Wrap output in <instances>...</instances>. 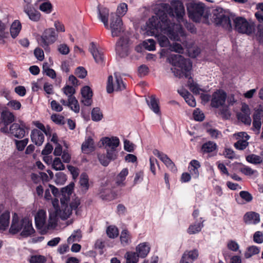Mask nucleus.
I'll return each instance as SVG.
<instances>
[{
  "instance_id": "nucleus-1",
  "label": "nucleus",
  "mask_w": 263,
  "mask_h": 263,
  "mask_svg": "<svg viewBox=\"0 0 263 263\" xmlns=\"http://www.w3.org/2000/svg\"><path fill=\"white\" fill-rule=\"evenodd\" d=\"M175 25V22L171 21L163 11H159L157 15L151 17L147 23V26L154 35L162 32L167 34L171 40L178 41L180 37L178 33L174 31Z\"/></svg>"
},
{
  "instance_id": "nucleus-2",
  "label": "nucleus",
  "mask_w": 263,
  "mask_h": 263,
  "mask_svg": "<svg viewBox=\"0 0 263 263\" xmlns=\"http://www.w3.org/2000/svg\"><path fill=\"white\" fill-rule=\"evenodd\" d=\"M170 62L174 66L180 70L172 68L174 75L179 78L184 76L186 78L191 79V70L192 68V63L189 59H185L180 54H171L168 58Z\"/></svg>"
},
{
  "instance_id": "nucleus-3",
  "label": "nucleus",
  "mask_w": 263,
  "mask_h": 263,
  "mask_svg": "<svg viewBox=\"0 0 263 263\" xmlns=\"http://www.w3.org/2000/svg\"><path fill=\"white\" fill-rule=\"evenodd\" d=\"M212 18L214 23L221 26L225 29L230 30L232 26L230 17L224 14L223 9L220 7H216L212 12Z\"/></svg>"
},
{
  "instance_id": "nucleus-4",
  "label": "nucleus",
  "mask_w": 263,
  "mask_h": 263,
  "mask_svg": "<svg viewBox=\"0 0 263 263\" xmlns=\"http://www.w3.org/2000/svg\"><path fill=\"white\" fill-rule=\"evenodd\" d=\"M234 28L239 33L251 35L255 29V25L252 21H248L243 17H237L234 21Z\"/></svg>"
},
{
  "instance_id": "nucleus-5",
  "label": "nucleus",
  "mask_w": 263,
  "mask_h": 263,
  "mask_svg": "<svg viewBox=\"0 0 263 263\" xmlns=\"http://www.w3.org/2000/svg\"><path fill=\"white\" fill-rule=\"evenodd\" d=\"M186 8L190 18L194 22H199L203 14L204 5L190 1L186 4Z\"/></svg>"
},
{
  "instance_id": "nucleus-6",
  "label": "nucleus",
  "mask_w": 263,
  "mask_h": 263,
  "mask_svg": "<svg viewBox=\"0 0 263 263\" xmlns=\"http://www.w3.org/2000/svg\"><path fill=\"white\" fill-rule=\"evenodd\" d=\"M80 204V200L77 198L71 202L69 205H61V209L59 211L56 209H55L54 211L62 219L65 220L69 217L72 213V210H75L76 214L77 215L78 214L77 209Z\"/></svg>"
},
{
  "instance_id": "nucleus-7",
  "label": "nucleus",
  "mask_w": 263,
  "mask_h": 263,
  "mask_svg": "<svg viewBox=\"0 0 263 263\" xmlns=\"http://www.w3.org/2000/svg\"><path fill=\"white\" fill-rule=\"evenodd\" d=\"M116 78V81L114 82L113 77L112 76H109L108 77L106 91L107 93H111L114 90L121 91L125 88V85L123 83L121 78L118 76L117 72L114 73Z\"/></svg>"
},
{
  "instance_id": "nucleus-8",
  "label": "nucleus",
  "mask_w": 263,
  "mask_h": 263,
  "mask_svg": "<svg viewBox=\"0 0 263 263\" xmlns=\"http://www.w3.org/2000/svg\"><path fill=\"white\" fill-rule=\"evenodd\" d=\"M57 40V35L53 28L45 30L40 40V45L46 51H49V45L53 43Z\"/></svg>"
},
{
  "instance_id": "nucleus-9",
  "label": "nucleus",
  "mask_w": 263,
  "mask_h": 263,
  "mask_svg": "<svg viewBox=\"0 0 263 263\" xmlns=\"http://www.w3.org/2000/svg\"><path fill=\"white\" fill-rule=\"evenodd\" d=\"M110 29L113 37L119 36L124 31L122 21L117 14L111 13Z\"/></svg>"
},
{
  "instance_id": "nucleus-10",
  "label": "nucleus",
  "mask_w": 263,
  "mask_h": 263,
  "mask_svg": "<svg viewBox=\"0 0 263 263\" xmlns=\"http://www.w3.org/2000/svg\"><path fill=\"white\" fill-rule=\"evenodd\" d=\"M25 124L22 121L14 123L9 127V135L17 139H22L25 136Z\"/></svg>"
},
{
  "instance_id": "nucleus-11",
  "label": "nucleus",
  "mask_w": 263,
  "mask_h": 263,
  "mask_svg": "<svg viewBox=\"0 0 263 263\" xmlns=\"http://www.w3.org/2000/svg\"><path fill=\"white\" fill-rule=\"evenodd\" d=\"M227 98V93L222 90H218L215 91L212 95L211 100V106L213 107L218 108L224 104Z\"/></svg>"
},
{
  "instance_id": "nucleus-12",
  "label": "nucleus",
  "mask_w": 263,
  "mask_h": 263,
  "mask_svg": "<svg viewBox=\"0 0 263 263\" xmlns=\"http://www.w3.org/2000/svg\"><path fill=\"white\" fill-rule=\"evenodd\" d=\"M238 119L247 125H250L251 119L249 106L244 103L242 105L241 111L237 114Z\"/></svg>"
},
{
  "instance_id": "nucleus-13",
  "label": "nucleus",
  "mask_w": 263,
  "mask_h": 263,
  "mask_svg": "<svg viewBox=\"0 0 263 263\" xmlns=\"http://www.w3.org/2000/svg\"><path fill=\"white\" fill-rule=\"evenodd\" d=\"M36 227L40 230H45L46 228V213L43 210H40L35 216Z\"/></svg>"
},
{
  "instance_id": "nucleus-14",
  "label": "nucleus",
  "mask_w": 263,
  "mask_h": 263,
  "mask_svg": "<svg viewBox=\"0 0 263 263\" xmlns=\"http://www.w3.org/2000/svg\"><path fill=\"white\" fill-rule=\"evenodd\" d=\"M198 256L199 252L197 249L185 251L182 254L179 263H193Z\"/></svg>"
},
{
  "instance_id": "nucleus-15",
  "label": "nucleus",
  "mask_w": 263,
  "mask_h": 263,
  "mask_svg": "<svg viewBox=\"0 0 263 263\" xmlns=\"http://www.w3.org/2000/svg\"><path fill=\"white\" fill-rule=\"evenodd\" d=\"M153 154L158 157L172 171L175 172L177 170L174 163L166 154L160 152L158 149H154Z\"/></svg>"
},
{
  "instance_id": "nucleus-16",
  "label": "nucleus",
  "mask_w": 263,
  "mask_h": 263,
  "mask_svg": "<svg viewBox=\"0 0 263 263\" xmlns=\"http://www.w3.org/2000/svg\"><path fill=\"white\" fill-rule=\"evenodd\" d=\"M89 50L91 53L95 62L99 64H102L104 61V55L102 51L100 50L93 42L90 44Z\"/></svg>"
},
{
  "instance_id": "nucleus-17",
  "label": "nucleus",
  "mask_w": 263,
  "mask_h": 263,
  "mask_svg": "<svg viewBox=\"0 0 263 263\" xmlns=\"http://www.w3.org/2000/svg\"><path fill=\"white\" fill-rule=\"evenodd\" d=\"M82 99L81 102L85 106H89L91 104L92 100V92L90 88L85 86L81 89Z\"/></svg>"
},
{
  "instance_id": "nucleus-18",
  "label": "nucleus",
  "mask_w": 263,
  "mask_h": 263,
  "mask_svg": "<svg viewBox=\"0 0 263 263\" xmlns=\"http://www.w3.org/2000/svg\"><path fill=\"white\" fill-rule=\"evenodd\" d=\"M101 141L105 149H117L120 144L119 139L116 137H104Z\"/></svg>"
},
{
  "instance_id": "nucleus-19",
  "label": "nucleus",
  "mask_w": 263,
  "mask_h": 263,
  "mask_svg": "<svg viewBox=\"0 0 263 263\" xmlns=\"http://www.w3.org/2000/svg\"><path fill=\"white\" fill-rule=\"evenodd\" d=\"M22 227V229L21 235L23 237L30 236L34 232L32 222L28 218H23V225Z\"/></svg>"
},
{
  "instance_id": "nucleus-20",
  "label": "nucleus",
  "mask_w": 263,
  "mask_h": 263,
  "mask_svg": "<svg viewBox=\"0 0 263 263\" xmlns=\"http://www.w3.org/2000/svg\"><path fill=\"white\" fill-rule=\"evenodd\" d=\"M243 221L246 224H256L260 222L259 214L255 212H248L243 216Z\"/></svg>"
},
{
  "instance_id": "nucleus-21",
  "label": "nucleus",
  "mask_w": 263,
  "mask_h": 263,
  "mask_svg": "<svg viewBox=\"0 0 263 263\" xmlns=\"http://www.w3.org/2000/svg\"><path fill=\"white\" fill-rule=\"evenodd\" d=\"M127 40L124 38H121L116 44V50L118 54L121 57L127 55Z\"/></svg>"
},
{
  "instance_id": "nucleus-22",
  "label": "nucleus",
  "mask_w": 263,
  "mask_h": 263,
  "mask_svg": "<svg viewBox=\"0 0 263 263\" xmlns=\"http://www.w3.org/2000/svg\"><path fill=\"white\" fill-rule=\"evenodd\" d=\"M98 17L101 21L104 24L105 27L109 29L108 16L109 10L105 8L98 6Z\"/></svg>"
},
{
  "instance_id": "nucleus-23",
  "label": "nucleus",
  "mask_w": 263,
  "mask_h": 263,
  "mask_svg": "<svg viewBox=\"0 0 263 263\" xmlns=\"http://www.w3.org/2000/svg\"><path fill=\"white\" fill-rule=\"evenodd\" d=\"M30 137L32 142L37 146L42 145L44 141V134L39 129H33L31 131Z\"/></svg>"
},
{
  "instance_id": "nucleus-24",
  "label": "nucleus",
  "mask_w": 263,
  "mask_h": 263,
  "mask_svg": "<svg viewBox=\"0 0 263 263\" xmlns=\"http://www.w3.org/2000/svg\"><path fill=\"white\" fill-rule=\"evenodd\" d=\"M24 11L31 21L37 22L40 20L41 17L40 13L29 5H26L24 6Z\"/></svg>"
},
{
  "instance_id": "nucleus-25",
  "label": "nucleus",
  "mask_w": 263,
  "mask_h": 263,
  "mask_svg": "<svg viewBox=\"0 0 263 263\" xmlns=\"http://www.w3.org/2000/svg\"><path fill=\"white\" fill-rule=\"evenodd\" d=\"M149 98V100L146 99L147 105L155 114H159L160 112L159 100L156 98V96L154 95H152Z\"/></svg>"
},
{
  "instance_id": "nucleus-26",
  "label": "nucleus",
  "mask_w": 263,
  "mask_h": 263,
  "mask_svg": "<svg viewBox=\"0 0 263 263\" xmlns=\"http://www.w3.org/2000/svg\"><path fill=\"white\" fill-rule=\"evenodd\" d=\"M94 142L93 139L90 137H88L85 141L82 143L81 149L85 153H88L94 150Z\"/></svg>"
},
{
  "instance_id": "nucleus-27",
  "label": "nucleus",
  "mask_w": 263,
  "mask_h": 263,
  "mask_svg": "<svg viewBox=\"0 0 263 263\" xmlns=\"http://www.w3.org/2000/svg\"><path fill=\"white\" fill-rule=\"evenodd\" d=\"M149 247L145 242L140 243L136 247L137 253L141 258L145 257L149 252Z\"/></svg>"
},
{
  "instance_id": "nucleus-28",
  "label": "nucleus",
  "mask_w": 263,
  "mask_h": 263,
  "mask_svg": "<svg viewBox=\"0 0 263 263\" xmlns=\"http://www.w3.org/2000/svg\"><path fill=\"white\" fill-rule=\"evenodd\" d=\"M10 214L8 212L3 213L0 216V230H5L9 225Z\"/></svg>"
},
{
  "instance_id": "nucleus-29",
  "label": "nucleus",
  "mask_w": 263,
  "mask_h": 263,
  "mask_svg": "<svg viewBox=\"0 0 263 263\" xmlns=\"http://www.w3.org/2000/svg\"><path fill=\"white\" fill-rule=\"evenodd\" d=\"M1 118L2 122L6 125H8L12 123L15 120L14 115L7 110L4 111L2 112Z\"/></svg>"
},
{
  "instance_id": "nucleus-30",
  "label": "nucleus",
  "mask_w": 263,
  "mask_h": 263,
  "mask_svg": "<svg viewBox=\"0 0 263 263\" xmlns=\"http://www.w3.org/2000/svg\"><path fill=\"white\" fill-rule=\"evenodd\" d=\"M23 219L21 220H18L15 219L14 217L13 218L12 224L9 230L10 233L15 234L21 231L22 229Z\"/></svg>"
},
{
  "instance_id": "nucleus-31",
  "label": "nucleus",
  "mask_w": 263,
  "mask_h": 263,
  "mask_svg": "<svg viewBox=\"0 0 263 263\" xmlns=\"http://www.w3.org/2000/svg\"><path fill=\"white\" fill-rule=\"evenodd\" d=\"M41 3L39 6L40 9L46 13H50L52 11L51 4L47 0H37L36 5L39 3Z\"/></svg>"
},
{
  "instance_id": "nucleus-32",
  "label": "nucleus",
  "mask_w": 263,
  "mask_h": 263,
  "mask_svg": "<svg viewBox=\"0 0 263 263\" xmlns=\"http://www.w3.org/2000/svg\"><path fill=\"white\" fill-rule=\"evenodd\" d=\"M58 215L54 211L52 213L49 212V216L48 223L46 224V230L53 229L57 226V216Z\"/></svg>"
},
{
  "instance_id": "nucleus-33",
  "label": "nucleus",
  "mask_w": 263,
  "mask_h": 263,
  "mask_svg": "<svg viewBox=\"0 0 263 263\" xmlns=\"http://www.w3.org/2000/svg\"><path fill=\"white\" fill-rule=\"evenodd\" d=\"M131 235L127 230L124 229L121 232L120 240L123 246L129 245L131 242Z\"/></svg>"
},
{
  "instance_id": "nucleus-34",
  "label": "nucleus",
  "mask_w": 263,
  "mask_h": 263,
  "mask_svg": "<svg viewBox=\"0 0 263 263\" xmlns=\"http://www.w3.org/2000/svg\"><path fill=\"white\" fill-rule=\"evenodd\" d=\"M203 227L202 222H195L189 226L187 232L190 234H195L200 232Z\"/></svg>"
},
{
  "instance_id": "nucleus-35",
  "label": "nucleus",
  "mask_w": 263,
  "mask_h": 263,
  "mask_svg": "<svg viewBox=\"0 0 263 263\" xmlns=\"http://www.w3.org/2000/svg\"><path fill=\"white\" fill-rule=\"evenodd\" d=\"M79 183L82 191L85 192L88 189V177L86 174L83 173L81 175Z\"/></svg>"
},
{
  "instance_id": "nucleus-36",
  "label": "nucleus",
  "mask_w": 263,
  "mask_h": 263,
  "mask_svg": "<svg viewBox=\"0 0 263 263\" xmlns=\"http://www.w3.org/2000/svg\"><path fill=\"white\" fill-rule=\"evenodd\" d=\"M128 174V169L126 168H123L117 177V184L119 185L124 186L125 183H124V181L125 180V178Z\"/></svg>"
},
{
  "instance_id": "nucleus-37",
  "label": "nucleus",
  "mask_w": 263,
  "mask_h": 263,
  "mask_svg": "<svg viewBox=\"0 0 263 263\" xmlns=\"http://www.w3.org/2000/svg\"><path fill=\"white\" fill-rule=\"evenodd\" d=\"M21 29V24L17 21H14L10 28V33L13 38L17 36Z\"/></svg>"
},
{
  "instance_id": "nucleus-38",
  "label": "nucleus",
  "mask_w": 263,
  "mask_h": 263,
  "mask_svg": "<svg viewBox=\"0 0 263 263\" xmlns=\"http://www.w3.org/2000/svg\"><path fill=\"white\" fill-rule=\"evenodd\" d=\"M46 261V257L40 254L31 255L29 258L30 263H45Z\"/></svg>"
},
{
  "instance_id": "nucleus-39",
  "label": "nucleus",
  "mask_w": 263,
  "mask_h": 263,
  "mask_svg": "<svg viewBox=\"0 0 263 263\" xmlns=\"http://www.w3.org/2000/svg\"><path fill=\"white\" fill-rule=\"evenodd\" d=\"M82 238L81 231L80 230L74 231L72 234L68 238L67 242L69 244L74 242L80 241Z\"/></svg>"
},
{
  "instance_id": "nucleus-40",
  "label": "nucleus",
  "mask_w": 263,
  "mask_h": 263,
  "mask_svg": "<svg viewBox=\"0 0 263 263\" xmlns=\"http://www.w3.org/2000/svg\"><path fill=\"white\" fill-rule=\"evenodd\" d=\"M139 257L137 253L133 252H128L125 255L126 263H137Z\"/></svg>"
},
{
  "instance_id": "nucleus-41",
  "label": "nucleus",
  "mask_w": 263,
  "mask_h": 263,
  "mask_svg": "<svg viewBox=\"0 0 263 263\" xmlns=\"http://www.w3.org/2000/svg\"><path fill=\"white\" fill-rule=\"evenodd\" d=\"M174 13L176 15L178 21L180 22L184 15V9L183 5L181 3L178 4L174 8Z\"/></svg>"
},
{
  "instance_id": "nucleus-42",
  "label": "nucleus",
  "mask_w": 263,
  "mask_h": 263,
  "mask_svg": "<svg viewBox=\"0 0 263 263\" xmlns=\"http://www.w3.org/2000/svg\"><path fill=\"white\" fill-rule=\"evenodd\" d=\"M217 145L215 143L209 141L204 143L202 146V150L204 153H211L214 151L216 148Z\"/></svg>"
},
{
  "instance_id": "nucleus-43",
  "label": "nucleus",
  "mask_w": 263,
  "mask_h": 263,
  "mask_svg": "<svg viewBox=\"0 0 263 263\" xmlns=\"http://www.w3.org/2000/svg\"><path fill=\"white\" fill-rule=\"evenodd\" d=\"M253 126L256 129L258 132L260 129L261 123V114L259 112H255L253 115Z\"/></svg>"
},
{
  "instance_id": "nucleus-44",
  "label": "nucleus",
  "mask_w": 263,
  "mask_h": 263,
  "mask_svg": "<svg viewBox=\"0 0 263 263\" xmlns=\"http://www.w3.org/2000/svg\"><path fill=\"white\" fill-rule=\"evenodd\" d=\"M69 101V106L70 109L74 112L78 113L80 111V106L78 101L75 97L69 98L68 100Z\"/></svg>"
},
{
  "instance_id": "nucleus-45",
  "label": "nucleus",
  "mask_w": 263,
  "mask_h": 263,
  "mask_svg": "<svg viewBox=\"0 0 263 263\" xmlns=\"http://www.w3.org/2000/svg\"><path fill=\"white\" fill-rule=\"evenodd\" d=\"M246 160L248 162L254 164H260L262 162L261 157L255 154H251L247 156Z\"/></svg>"
},
{
  "instance_id": "nucleus-46",
  "label": "nucleus",
  "mask_w": 263,
  "mask_h": 263,
  "mask_svg": "<svg viewBox=\"0 0 263 263\" xmlns=\"http://www.w3.org/2000/svg\"><path fill=\"white\" fill-rule=\"evenodd\" d=\"M260 250L256 246H252L249 247L245 253V257L246 258H249L252 256L257 254L259 253Z\"/></svg>"
},
{
  "instance_id": "nucleus-47",
  "label": "nucleus",
  "mask_w": 263,
  "mask_h": 263,
  "mask_svg": "<svg viewBox=\"0 0 263 263\" xmlns=\"http://www.w3.org/2000/svg\"><path fill=\"white\" fill-rule=\"evenodd\" d=\"M103 118V114L98 107L94 108L91 111V118L94 121H99Z\"/></svg>"
},
{
  "instance_id": "nucleus-48",
  "label": "nucleus",
  "mask_w": 263,
  "mask_h": 263,
  "mask_svg": "<svg viewBox=\"0 0 263 263\" xmlns=\"http://www.w3.org/2000/svg\"><path fill=\"white\" fill-rule=\"evenodd\" d=\"M64 93L67 96L68 100L69 98L75 97L73 96L74 93L76 92L75 89L73 86L66 85L62 89Z\"/></svg>"
},
{
  "instance_id": "nucleus-49",
  "label": "nucleus",
  "mask_w": 263,
  "mask_h": 263,
  "mask_svg": "<svg viewBox=\"0 0 263 263\" xmlns=\"http://www.w3.org/2000/svg\"><path fill=\"white\" fill-rule=\"evenodd\" d=\"M144 48L148 51L155 50V42L153 39H148L143 42Z\"/></svg>"
},
{
  "instance_id": "nucleus-50",
  "label": "nucleus",
  "mask_w": 263,
  "mask_h": 263,
  "mask_svg": "<svg viewBox=\"0 0 263 263\" xmlns=\"http://www.w3.org/2000/svg\"><path fill=\"white\" fill-rule=\"evenodd\" d=\"M52 168L56 171H61L65 169L64 165L61 162L60 158H55L52 164Z\"/></svg>"
},
{
  "instance_id": "nucleus-51",
  "label": "nucleus",
  "mask_w": 263,
  "mask_h": 263,
  "mask_svg": "<svg viewBox=\"0 0 263 263\" xmlns=\"http://www.w3.org/2000/svg\"><path fill=\"white\" fill-rule=\"evenodd\" d=\"M106 233L108 236L111 238H114L118 236L119 234V231L116 227L109 226L108 227Z\"/></svg>"
},
{
  "instance_id": "nucleus-52",
  "label": "nucleus",
  "mask_w": 263,
  "mask_h": 263,
  "mask_svg": "<svg viewBox=\"0 0 263 263\" xmlns=\"http://www.w3.org/2000/svg\"><path fill=\"white\" fill-rule=\"evenodd\" d=\"M240 171L242 173L247 176H257L258 172L256 170H253L251 167L245 166L241 168Z\"/></svg>"
},
{
  "instance_id": "nucleus-53",
  "label": "nucleus",
  "mask_w": 263,
  "mask_h": 263,
  "mask_svg": "<svg viewBox=\"0 0 263 263\" xmlns=\"http://www.w3.org/2000/svg\"><path fill=\"white\" fill-rule=\"evenodd\" d=\"M248 140L244 139H239L235 144V147L239 150H243L245 149L249 144V143L247 142Z\"/></svg>"
},
{
  "instance_id": "nucleus-54",
  "label": "nucleus",
  "mask_w": 263,
  "mask_h": 263,
  "mask_svg": "<svg viewBox=\"0 0 263 263\" xmlns=\"http://www.w3.org/2000/svg\"><path fill=\"white\" fill-rule=\"evenodd\" d=\"M28 141L29 140L27 138H25L22 140H15V143L17 149L20 151H23L28 144Z\"/></svg>"
},
{
  "instance_id": "nucleus-55",
  "label": "nucleus",
  "mask_w": 263,
  "mask_h": 263,
  "mask_svg": "<svg viewBox=\"0 0 263 263\" xmlns=\"http://www.w3.org/2000/svg\"><path fill=\"white\" fill-rule=\"evenodd\" d=\"M55 182L57 184H63L66 181V176L62 172H59L55 174Z\"/></svg>"
},
{
  "instance_id": "nucleus-56",
  "label": "nucleus",
  "mask_w": 263,
  "mask_h": 263,
  "mask_svg": "<svg viewBox=\"0 0 263 263\" xmlns=\"http://www.w3.org/2000/svg\"><path fill=\"white\" fill-rule=\"evenodd\" d=\"M98 158L100 163L104 166H107L111 161L107 155L105 154H99L98 155Z\"/></svg>"
},
{
  "instance_id": "nucleus-57",
  "label": "nucleus",
  "mask_w": 263,
  "mask_h": 263,
  "mask_svg": "<svg viewBox=\"0 0 263 263\" xmlns=\"http://www.w3.org/2000/svg\"><path fill=\"white\" fill-rule=\"evenodd\" d=\"M170 49L172 51L176 52L178 53H183L184 52V49L182 46L177 43H175L171 45L170 47Z\"/></svg>"
},
{
  "instance_id": "nucleus-58",
  "label": "nucleus",
  "mask_w": 263,
  "mask_h": 263,
  "mask_svg": "<svg viewBox=\"0 0 263 263\" xmlns=\"http://www.w3.org/2000/svg\"><path fill=\"white\" fill-rule=\"evenodd\" d=\"M51 119L55 123L63 125L65 123L64 118L60 115L54 114L51 116Z\"/></svg>"
},
{
  "instance_id": "nucleus-59",
  "label": "nucleus",
  "mask_w": 263,
  "mask_h": 263,
  "mask_svg": "<svg viewBox=\"0 0 263 263\" xmlns=\"http://www.w3.org/2000/svg\"><path fill=\"white\" fill-rule=\"evenodd\" d=\"M87 71L83 67H78L75 70V74L81 79H84L87 75Z\"/></svg>"
},
{
  "instance_id": "nucleus-60",
  "label": "nucleus",
  "mask_w": 263,
  "mask_h": 263,
  "mask_svg": "<svg viewBox=\"0 0 263 263\" xmlns=\"http://www.w3.org/2000/svg\"><path fill=\"white\" fill-rule=\"evenodd\" d=\"M189 86L190 90L194 93L199 94L200 91H202V89L199 87L197 84L193 82H191L190 80L189 81Z\"/></svg>"
},
{
  "instance_id": "nucleus-61",
  "label": "nucleus",
  "mask_w": 263,
  "mask_h": 263,
  "mask_svg": "<svg viewBox=\"0 0 263 263\" xmlns=\"http://www.w3.org/2000/svg\"><path fill=\"white\" fill-rule=\"evenodd\" d=\"M240 197L246 202H250L253 199L252 195L247 191H241L239 193Z\"/></svg>"
},
{
  "instance_id": "nucleus-62",
  "label": "nucleus",
  "mask_w": 263,
  "mask_h": 263,
  "mask_svg": "<svg viewBox=\"0 0 263 263\" xmlns=\"http://www.w3.org/2000/svg\"><path fill=\"white\" fill-rule=\"evenodd\" d=\"M106 150V155L107 157L112 161L117 158L118 151L117 149L107 148Z\"/></svg>"
},
{
  "instance_id": "nucleus-63",
  "label": "nucleus",
  "mask_w": 263,
  "mask_h": 263,
  "mask_svg": "<svg viewBox=\"0 0 263 263\" xmlns=\"http://www.w3.org/2000/svg\"><path fill=\"white\" fill-rule=\"evenodd\" d=\"M193 117L196 121H202L204 118L203 113L198 108L193 112Z\"/></svg>"
},
{
  "instance_id": "nucleus-64",
  "label": "nucleus",
  "mask_w": 263,
  "mask_h": 263,
  "mask_svg": "<svg viewBox=\"0 0 263 263\" xmlns=\"http://www.w3.org/2000/svg\"><path fill=\"white\" fill-rule=\"evenodd\" d=\"M58 50L63 55H67L69 53L70 49L67 45L61 44L58 46Z\"/></svg>"
}]
</instances>
